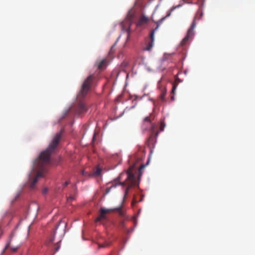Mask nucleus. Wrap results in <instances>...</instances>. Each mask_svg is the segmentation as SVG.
I'll return each mask as SVG.
<instances>
[{
	"instance_id": "nucleus-1",
	"label": "nucleus",
	"mask_w": 255,
	"mask_h": 255,
	"mask_svg": "<svg viewBox=\"0 0 255 255\" xmlns=\"http://www.w3.org/2000/svg\"><path fill=\"white\" fill-rule=\"evenodd\" d=\"M62 130L56 133L53 137L48 147L39 155L38 159L34 163L35 168H37L38 171L36 176L31 181L30 187L33 188L35 184L40 177L44 176L47 171L46 166L50 163V156L55 152L56 149L59 143L62 136Z\"/></svg>"
},
{
	"instance_id": "nucleus-2",
	"label": "nucleus",
	"mask_w": 255,
	"mask_h": 255,
	"mask_svg": "<svg viewBox=\"0 0 255 255\" xmlns=\"http://www.w3.org/2000/svg\"><path fill=\"white\" fill-rule=\"evenodd\" d=\"M135 184V176L131 172L130 170H128L126 173H122L119 177L114 180L112 185L107 188L106 190V194H108L113 187H115L117 185H122L123 186H128L125 191V196L128 193L129 188L134 186Z\"/></svg>"
},
{
	"instance_id": "nucleus-3",
	"label": "nucleus",
	"mask_w": 255,
	"mask_h": 255,
	"mask_svg": "<svg viewBox=\"0 0 255 255\" xmlns=\"http://www.w3.org/2000/svg\"><path fill=\"white\" fill-rule=\"evenodd\" d=\"M96 81V77L93 74L89 75L83 82L81 90L78 94V98H83L90 90L91 87L94 85Z\"/></svg>"
},
{
	"instance_id": "nucleus-4",
	"label": "nucleus",
	"mask_w": 255,
	"mask_h": 255,
	"mask_svg": "<svg viewBox=\"0 0 255 255\" xmlns=\"http://www.w3.org/2000/svg\"><path fill=\"white\" fill-rule=\"evenodd\" d=\"M196 26L195 23V18H194L193 21L192 22V24L188 30L186 36L182 40L181 44L182 45H185L187 41L189 40L190 38H191L194 34V29Z\"/></svg>"
},
{
	"instance_id": "nucleus-5",
	"label": "nucleus",
	"mask_w": 255,
	"mask_h": 255,
	"mask_svg": "<svg viewBox=\"0 0 255 255\" xmlns=\"http://www.w3.org/2000/svg\"><path fill=\"white\" fill-rule=\"evenodd\" d=\"M112 209H106L104 208H101L100 209V214L98 216V217L95 220L96 222H98L101 221L102 220H105L106 219V216L105 214L111 211H113Z\"/></svg>"
},
{
	"instance_id": "nucleus-6",
	"label": "nucleus",
	"mask_w": 255,
	"mask_h": 255,
	"mask_svg": "<svg viewBox=\"0 0 255 255\" xmlns=\"http://www.w3.org/2000/svg\"><path fill=\"white\" fill-rule=\"evenodd\" d=\"M13 235L14 234L12 233L9 236L8 241L6 245H5L4 250L9 249L12 252H15L17 251L20 246L18 245L14 247H10V243Z\"/></svg>"
},
{
	"instance_id": "nucleus-7",
	"label": "nucleus",
	"mask_w": 255,
	"mask_h": 255,
	"mask_svg": "<svg viewBox=\"0 0 255 255\" xmlns=\"http://www.w3.org/2000/svg\"><path fill=\"white\" fill-rule=\"evenodd\" d=\"M150 41L148 43L146 47L145 48V50L147 51H150L152 49L153 46L154 37V31H151L150 34Z\"/></svg>"
},
{
	"instance_id": "nucleus-8",
	"label": "nucleus",
	"mask_w": 255,
	"mask_h": 255,
	"mask_svg": "<svg viewBox=\"0 0 255 255\" xmlns=\"http://www.w3.org/2000/svg\"><path fill=\"white\" fill-rule=\"evenodd\" d=\"M87 111V107L85 104L82 102L79 103L78 107L76 110V112L78 114H83Z\"/></svg>"
},
{
	"instance_id": "nucleus-9",
	"label": "nucleus",
	"mask_w": 255,
	"mask_h": 255,
	"mask_svg": "<svg viewBox=\"0 0 255 255\" xmlns=\"http://www.w3.org/2000/svg\"><path fill=\"white\" fill-rule=\"evenodd\" d=\"M148 18L144 16H142L138 20L137 22V26H141L144 24H146L148 22Z\"/></svg>"
},
{
	"instance_id": "nucleus-10",
	"label": "nucleus",
	"mask_w": 255,
	"mask_h": 255,
	"mask_svg": "<svg viewBox=\"0 0 255 255\" xmlns=\"http://www.w3.org/2000/svg\"><path fill=\"white\" fill-rule=\"evenodd\" d=\"M143 122L144 123H147V124L150 126V129L153 131L155 128V125L151 123L149 117H145L143 120Z\"/></svg>"
},
{
	"instance_id": "nucleus-11",
	"label": "nucleus",
	"mask_w": 255,
	"mask_h": 255,
	"mask_svg": "<svg viewBox=\"0 0 255 255\" xmlns=\"http://www.w3.org/2000/svg\"><path fill=\"white\" fill-rule=\"evenodd\" d=\"M166 89L165 87H162L161 88V94L160 95V99L162 102H164L165 101V96L166 94Z\"/></svg>"
},
{
	"instance_id": "nucleus-12",
	"label": "nucleus",
	"mask_w": 255,
	"mask_h": 255,
	"mask_svg": "<svg viewBox=\"0 0 255 255\" xmlns=\"http://www.w3.org/2000/svg\"><path fill=\"white\" fill-rule=\"evenodd\" d=\"M106 60L105 59H103L102 60H101L99 62H98L97 63V64L98 69H103V68H104L106 66Z\"/></svg>"
},
{
	"instance_id": "nucleus-13",
	"label": "nucleus",
	"mask_w": 255,
	"mask_h": 255,
	"mask_svg": "<svg viewBox=\"0 0 255 255\" xmlns=\"http://www.w3.org/2000/svg\"><path fill=\"white\" fill-rule=\"evenodd\" d=\"M61 223H63V231H64V233H65V229L66 228V223L65 222H63L61 220H60L59 222V224L58 225H57V226L55 228V231H54V234H55V232H56V231L57 230L59 226H60V225L61 224Z\"/></svg>"
},
{
	"instance_id": "nucleus-14",
	"label": "nucleus",
	"mask_w": 255,
	"mask_h": 255,
	"mask_svg": "<svg viewBox=\"0 0 255 255\" xmlns=\"http://www.w3.org/2000/svg\"><path fill=\"white\" fill-rule=\"evenodd\" d=\"M112 209L113 210V211L117 210L120 216H124V212L122 210L121 207H119L115 208V209Z\"/></svg>"
},
{
	"instance_id": "nucleus-15",
	"label": "nucleus",
	"mask_w": 255,
	"mask_h": 255,
	"mask_svg": "<svg viewBox=\"0 0 255 255\" xmlns=\"http://www.w3.org/2000/svg\"><path fill=\"white\" fill-rule=\"evenodd\" d=\"M101 169L99 168H97L95 171L93 173V175L95 176H98L101 174Z\"/></svg>"
},
{
	"instance_id": "nucleus-16",
	"label": "nucleus",
	"mask_w": 255,
	"mask_h": 255,
	"mask_svg": "<svg viewBox=\"0 0 255 255\" xmlns=\"http://www.w3.org/2000/svg\"><path fill=\"white\" fill-rule=\"evenodd\" d=\"M177 84H176L175 83H174L173 84L172 89V90H171V93H172L173 94H175V90H176V89L177 88Z\"/></svg>"
},
{
	"instance_id": "nucleus-17",
	"label": "nucleus",
	"mask_w": 255,
	"mask_h": 255,
	"mask_svg": "<svg viewBox=\"0 0 255 255\" xmlns=\"http://www.w3.org/2000/svg\"><path fill=\"white\" fill-rule=\"evenodd\" d=\"M109 246H110V244L106 242V243H105L102 244H99V248H106V247H109Z\"/></svg>"
},
{
	"instance_id": "nucleus-18",
	"label": "nucleus",
	"mask_w": 255,
	"mask_h": 255,
	"mask_svg": "<svg viewBox=\"0 0 255 255\" xmlns=\"http://www.w3.org/2000/svg\"><path fill=\"white\" fill-rule=\"evenodd\" d=\"M165 126V125L163 123L161 122L160 124V130H161V131L163 130Z\"/></svg>"
},
{
	"instance_id": "nucleus-19",
	"label": "nucleus",
	"mask_w": 255,
	"mask_h": 255,
	"mask_svg": "<svg viewBox=\"0 0 255 255\" xmlns=\"http://www.w3.org/2000/svg\"><path fill=\"white\" fill-rule=\"evenodd\" d=\"M69 183H70V181H66L65 182H64L62 184L63 188H64L65 187H66Z\"/></svg>"
},
{
	"instance_id": "nucleus-20",
	"label": "nucleus",
	"mask_w": 255,
	"mask_h": 255,
	"mask_svg": "<svg viewBox=\"0 0 255 255\" xmlns=\"http://www.w3.org/2000/svg\"><path fill=\"white\" fill-rule=\"evenodd\" d=\"M171 13L169 12L165 17H163L161 18L160 21L161 22L163 21L166 17L169 16L170 15Z\"/></svg>"
},
{
	"instance_id": "nucleus-21",
	"label": "nucleus",
	"mask_w": 255,
	"mask_h": 255,
	"mask_svg": "<svg viewBox=\"0 0 255 255\" xmlns=\"http://www.w3.org/2000/svg\"><path fill=\"white\" fill-rule=\"evenodd\" d=\"M114 46H113L111 47V49H110V53H112L114 52Z\"/></svg>"
},
{
	"instance_id": "nucleus-22",
	"label": "nucleus",
	"mask_w": 255,
	"mask_h": 255,
	"mask_svg": "<svg viewBox=\"0 0 255 255\" xmlns=\"http://www.w3.org/2000/svg\"><path fill=\"white\" fill-rule=\"evenodd\" d=\"M158 27H159V25H157L156 26V27H155L153 30H152L151 31H154V32H155V31L158 29Z\"/></svg>"
},
{
	"instance_id": "nucleus-23",
	"label": "nucleus",
	"mask_w": 255,
	"mask_h": 255,
	"mask_svg": "<svg viewBox=\"0 0 255 255\" xmlns=\"http://www.w3.org/2000/svg\"><path fill=\"white\" fill-rule=\"evenodd\" d=\"M144 166H145L144 165H141V166L140 167V168L139 169V171H140L142 169L144 168Z\"/></svg>"
},
{
	"instance_id": "nucleus-24",
	"label": "nucleus",
	"mask_w": 255,
	"mask_h": 255,
	"mask_svg": "<svg viewBox=\"0 0 255 255\" xmlns=\"http://www.w3.org/2000/svg\"><path fill=\"white\" fill-rule=\"evenodd\" d=\"M68 200H74V197H70Z\"/></svg>"
},
{
	"instance_id": "nucleus-25",
	"label": "nucleus",
	"mask_w": 255,
	"mask_h": 255,
	"mask_svg": "<svg viewBox=\"0 0 255 255\" xmlns=\"http://www.w3.org/2000/svg\"><path fill=\"white\" fill-rule=\"evenodd\" d=\"M59 247H56V249H55V251H57L59 250Z\"/></svg>"
},
{
	"instance_id": "nucleus-26",
	"label": "nucleus",
	"mask_w": 255,
	"mask_h": 255,
	"mask_svg": "<svg viewBox=\"0 0 255 255\" xmlns=\"http://www.w3.org/2000/svg\"><path fill=\"white\" fill-rule=\"evenodd\" d=\"M171 99L172 100H174V97L173 96H171Z\"/></svg>"
},
{
	"instance_id": "nucleus-27",
	"label": "nucleus",
	"mask_w": 255,
	"mask_h": 255,
	"mask_svg": "<svg viewBox=\"0 0 255 255\" xmlns=\"http://www.w3.org/2000/svg\"><path fill=\"white\" fill-rule=\"evenodd\" d=\"M132 18V16H130V18H129V21H131Z\"/></svg>"
},
{
	"instance_id": "nucleus-28",
	"label": "nucleus",
	"mask_w": 255,
	"mask_h": 255,
	"mask_svg": "<svg viewBox=\"0 0 255 255\" xmlns=\"http://www.w3.org/2000/svg\"><path fill=\"white\" fill-rule=\"evenodd\" d=\"M47 192V189H45L43 191L44 193H46Z\"/></svg>"
},
{
	"instance_id": "nucleus-29",
	"label": "nucleus",
	"mask_w": 255,
	"mask_h": 255,
	"mask_svg": "<svg viewBox=\"0 0 255 255\" xmlns=\"http://www.w3.org/2000/svg\"><path fill=\"white\" fill-rule=\"evenodd\" d=\"M202 15H203V13H202V12H201V14H200L201 16H202Z\"/></svg>"
},
{
	"instance_id": "nucleus-30",
	"label": "nucleus",
	"mask_w": 255,
	"mask_h": 255,
	"mask_svg": "<svg viewBox=\"0 0 255 255\" xmlns=\"http://www.w3.org/2000/svg\"><path fill=\"white\" fill-rule=\"evenodd\" d=\"M82 174L84 175V171H82Z\"/></svg>"
}]
</instances>
